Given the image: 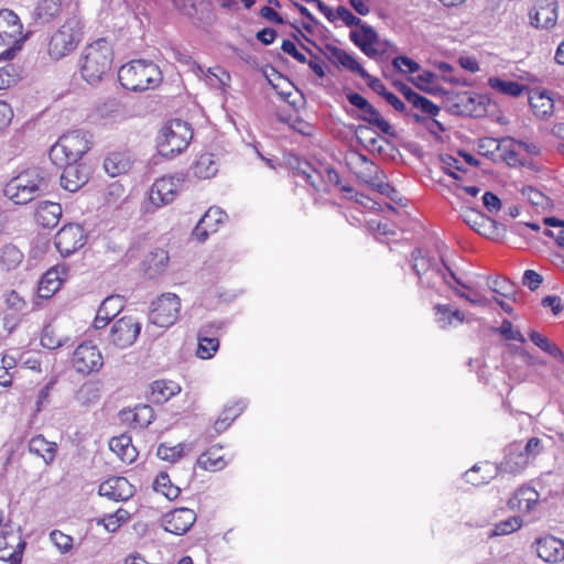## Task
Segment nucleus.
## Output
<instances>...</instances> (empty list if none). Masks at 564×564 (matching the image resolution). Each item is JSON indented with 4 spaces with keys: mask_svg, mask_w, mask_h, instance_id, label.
Masks as SVG:
<instances>
[{
    "mask_svg": "<svg viewBox=\"0 0 564 564\" xmlns=\"http://www.w3.org/2000/svg\"><path fill=\"white\" fill-rule=\"evenodd\" d=\"M411 262L419 284L423 288L434 289L440 282H445L451 286L448 280L451 278L464 289L469 290V286L463 283L442 259L431 256L429 251L421 248L414 249L411 254Z\"/></svg>",
    "mask_w": 564,
    "mask_h": 564,
    "instance_id": "1",
    "label": "nucleus"
},
{
    "mask_svg": "<svg viewBox=\"0 0 564 564\" xmlns=\"http://www.w3.org/2000/svg\"><path fill=\"white\" fill-rule=\"evenodd\" d=\"M112 47L101 37L87 45L79 59L80 75L91 86L98 85L111 69Z\"/></svg>",
    "mask_w": 564,
    "mask_h": 564,
    "instance_id": "2",
    "label": "nucleus"
},
{
    "mask_svg": "<svg viewBox=\"0 0 564 564\" xmlns=\"http://www.w3.org/2000/svg\"><path fill=\"white\" fill-rule=\"evenodd\" d=\"M121 86L131 91H144L156 87L162 80L159 66L152 61L133 59L118 70Z\"/></svg>",
    "mask_w": 564,
    "mask_h": 564,
    "instance_id": "3",
    "label": "nucleus"
},
{
    "mask_svg": "<svg viewBox=\"0 0 564 564\" xmlns=\"http://www.w3.org/2000/svg\"><path fill=\"white\" fill-rule=\"evenodd\" d=\"M82 23L76 18L64 22L50 37L46 53L50 59L57 62L73 53L83 39Z\"/></svg>",
    "mask_w": 564,
    "mask_h": 564,
    "instance_id": "4",
    "label": "nucleus"
},
{
    "mask_svg": "<svg viewBox=\"0 0 564 564\" xmlns=\"http://www.w3.org/2000/svg\"><path fill=\"white\" fill-rule=\"evenodd\" d=\"M192 138L193 131L187 122L172 120L161 129L156 138L158 152L161 156L173 159L188 147Z\"/></svg>",
    "mask_w": 564,
    "mask_h": 564,
    "instance_id": "5",
    "label": "nucleus"
},
{
    "mask_svg": "<svg viewBox=\"0 0 564 564\" xmlns=\"http://www.w3.org/2000/svg\"><path fill=\"white\" fill-rule=\"evenodd\" d=\"M90 134L84 130H74L63 134L51 148L50 158L57 164L65 162H78L90 149Z\"/></svg>",
    "mask_w": 564,
    "mask_h": 564,
    "instance_id": "6",
    "label": "nucleus"
},
{
    "mask_svg": "<svg viewBox=\"0 0 564 564\" xmlns=\"http://www.w3.org/2000/svg\"><path fill=\"white\" fill-rule=\"evenodd\" d=\"M181 310V300L174 293H165L152 302L149 313L151 324L170 327L175 324Z\"/></svg>",
    "mask_w": 564,
    "mask_h": 564,
    "instance_id": "7",
    "label": "nucleus"
},
{
    "mask_svg": "<svg viewBox=\"0 0 564 564\" xmlns=\"http://www.w3.org/2000/svg\"><path fill=\"white\" fill-rule=\"evenodd\" d=\"M286 163L294 176L305 180L315 191L328 192V188H326L323 166L321 169H316L311 162L296 154H289Z\"/></svg>",
    "mask_w": 564,
    "mask_h": 564,
    "instance_id": "8",
    "label": "nucleus"
},
{
    "mask_svg": "<svg viewBox=\"0 0 564 564\" xmlns=\"http://www.w3.org/2000/svg\"><path fill=\"white\" fill-rule=\"evenodd\" d=\"M141 332V324L132 316L117 319L109 330V341L118 348L131 346Z\"/></svg>",
    "mask_w": 564,
    "mask_h": 564,
    "instance_id": "9",
    "label": "nucleus"
},
{
    "mask_svg": "<svg viewBox=\"0 0 564 564\" xmlns=\"http://www.w3.org/2000/svg\"><path fill=\"white\" fill-rule=\"evenodd\" d=\"M22 33V23L17 13L12 10H0V40L4 41V36L15 39ZM21 48V40H14V45L4 50L0 54V59H11Z\"/></svg>",
    "mask_w": 564,
    "mask_h": 564,
    "instance_id": "10",
    "label": "nucleus"
},
{
    "mask_svg": "<svg viewBox=\"0 0 564 564\" xmlns=\"http://www.w3.org/2000/svg\"><path fill=\"white\" fill-rule=\"evenodd\" d=\"M72 364L77 372L89 375L101 369L104 359L97 346L83 343L75 349Z\"/></svg>",
    "mask_w": 564,
    "mask_h": 564,
    "instance_id": "11",
    "label": "nucleus"
},
{
    "mask_svg": "<svg viewBox=\"0 0 564 564\" xmlns=\"http://www.w3.org/2000/svg\"><path fill=\"white\" fill-rule=\"evenodd\" d=\"M54 243L61 256L73 254L86 243L83 227L78 224L65 225L56 234Z\"/></svg>",
    "mask_w": 564,
    "mask_h": 564,
    "instance_id": "12",
    "label": "nucleus"
},
{
    "mask_svg": "<svg viewBox=\"0 0 564 564\" xmlns=\"http://www.w3.org/2000/svg\"><path fill=\"white\" fill-rule=\"evenodd\" d=\"M178 176H163L156 180L150 188L149 199L156 208L172 203L181 186Z\"/></svg>",
    "mask_w": 564,
    "mask_h": 564,
    "instance_id": "13",
    "label": "nucleus"
},
{
    "mask_svg": "<svg viewBox=\"0 0 564 564\" xmlns=\"http://www.w3.org/2000/svg\"><path fill=\"white\" fill-rule=\"evenodd\" d=\"M90 167L78 162H65L63 173L61 175V186L70 192H77L89 180Z\"/></svg>",
    "mask_w": 564,
    "mask_h": 564,
    "instance_id": "14",
    "label": "nucleus"
},
{
    "mask_svg": "<svg viewBox=\"0 0 564 564\" xmlns=\"http://www.w3.org/2000/svg\"><path fill=\"white\" fill-rule=\"evenodd\" d=\"M195 521L196 514L192 509L178 508L164 516L163 528L175 535H183L193 527Z\"/></svg>",
    "mask_w": 564,
    "mask_h": 564,
    "instance_id": "15",
    "label": "nucleus"
},
{
    "mask_svg": "<svg viewBox=\"0 0 564 564\" xmlns=\"http://www.w3.org/2000/svg\"><path fill=\"white\" fill-rule=\"evenodd\" d=\"M98 494L119 502L130 499L134 488L124 477H111L99 485Z\"/></svg>",
    "mask_w": 564,
    "mask_h": 564,
    "instance_id": "16",
    "label": "nucleus"
},
{
    "mask_svg": "<svg viewBox=\"0 0 564 564\" xmlns=\"http://www.w3.org/2000/svg\"><path fill=\"white\" fill-rule=\"evenodd\" d=\"M533 547L538 556L546 563H558L564 560V542L553 535L536 539Z\"/></svg>",
    "mask_w": 564,
    "mask_h": 564,
    "instance_id": "17",
    "label": "nucleus"
},
{
    "mask_svg": "<svg viewBox=\"0 0 564 564\" xmlns=\"http://www.w3.org/2000/svg\"><path fill=\"white\" fill-rule=\"evenodd\" d=\"M318 51L334 64L340 65L359 76H368V72L359 64V62L352 55H350L346 51L333 44H326L324 48L318 47Z\"/></svg>",
    "mask_w": 564,
    "mask_h": 564,
    "instance_id": "18",
    "label": "nucleus"
},
{
    "mask_svg": "<svg viewBox=\"0 0 564 564\" xmlns=\"http://www.w3.org/2000/svg\"><path fill=\"white\" fill-rule=\"evenodd\" d=\"M226 217L227 215L221 208L215 206L210 207L194 228L193 237L197 241L204 242L208 238L209 232L217 231L218 225L221 224Z\"/></svg>",
    "mask_w": 564,
    "mask_h": 564,
    "instance_id": "19",
    "label": "nucleus"
},
{
    "mask_svg": "<svg viewBox=\"0 0 564 564\" xmlns=\"http://www.w3.org/2000/svg\"><path fill=\"white\" fill-rule=\"evenodd\" d=\"M15 178L37 196L44 195L50 187L48 174L40 167L28 169L17 175Z\"/></svg>",
    "mask_w": 564,
    "mask_h": 564,
    "instance_id": "20",
    "label": "nucleus"
},
{
    "mask_svg": "<svg viewBox=\"0 0 564 564\" xmlns=\"http://www.w3.org/2000/svg\"><path fill=\"white\" fill-rule=\"evenodd\" d=\"M25 542L15 534L0 535V560L9 564H20Z\"/></svg>",
    "mask_w": 564,
    "mask_h": 564,
    "instance_id": "21",
    "label": "nucleus"
},
{
    "mask_svg": "<svg viewBox=\"0 0 564 564\" xmlns=\"http://www.w3.org/2000/svg\"><path fill=\"white\" fill-rule=\"evenodd\" d=\"M360 30L350 31V41L358 46L362 53L369 57H375L378 54V50L373 45L378 42V34L375 29L366 23H362Z\"/></svg>",
    "mask_w": 564,
    "mask_h": 564,
    "instance_id": "22",
    "label": "nucleus"
},
{
    "mask_svg": "<svg viewBox=\"0 0 564 564\" xmlns=\"http://www.w3.org/2000/svg\"><path fill=\"white\" fill-rule=\"evenodd\" d=\"M62 213L61 204L43 200L36 206L34 219L43 228H54L58 224Z\"/></svg>",
    "mask_w": 564,
    "mask_h": 564,
    "instance_id": "23",
    "label": "nucleus"
},
{
    "mask_svg": "<svg viewBox=\"0 0 564 564\" xmlns=\"http://www.w3.org/2000/svg\"><path fill=\"white\" fill-rule=\"evenodd\" d=\"M532 24L535 28L550 29L557 21V3L555 0H541L534 15L531 17Z\"/></svg>",
    "mask_w": 564,
    "mask_h": 564,
    "instance_id": "24",
    "label": "nucleus"
},
{
    "mask_svg": "<svg viewBox=\"0 0 564 564\" xmlns=\"http://www.w3.org/2000/svg\"><path fill=\"white\" fill-rule=\"evenodd\" d=\"M219 169V162L212 153L200 154L191 166L193 175L199 180L214 177Z\"/></svg>",
    "mask_w": 564,
    "mask_h": 564,
    "instance_id": "25",
    "label": "nucleus"
},
{
    "mask_svg": "<svg viewBox=\"0 0 564 564\" xmlns=\"http://www.w3.org/2000/svg\"><path fill=\"white\" fill-rule=\"evenodd\" d=\"M3 195L12 200L17 205H24L39 197L26 186H23L22 182L15 177L11 178L3 187Z\"/></svg>",
    "mask_w": 564,
    "mask_h": 564,
    "instance_id": "26",
    "label": "nucleus"
},
{
    "mask_svg": "<svg viewBox=\"0 0 564 564\" xmlns=\"http://www.w3.org/2000/svg\"><path fill=\"white\" fill-rule=\"evenodd\" d=\"M29 451L31 454L41 457L46 465H50L55 459L57 445L46 441L43 435L39 434L30 440Z\"/></svg>",
    "mask_w": 564,
    "mask_h": 564,
    "instance_id": "27",
    "label": "nucleus"
},
{
    "mask_svg": "<svg viewBox=\"0 0 564 564\" xmlns=\"http://www.w3.org/2000/svg\"><path fill=\"white\" fill-rule=\"evenodd\" d=\"M130 155L124 152H112L104 161V169L111 177L127 173L131 169Z\"/></svg>",
    "mask_w": 564,
    "mask_h": 564,
    "instance_id": "28",
    "label": "nucleus"
},
{
    "mask_svg": "<svg viewBox=\"0 0 564 564\" xmlns=\"http://www.w3.org/2000/svg\"><path fill=\"white\" fill-rule=\"evenodd\" d=\"M435 321L437 325L446 329L453 325L462 324L465 319L464 314L459 310H452L449 305L437 304L434 306Z\"/></svg>",
    "mask_w": 564,
    "mask_h": 564,
    "instance_id": "29",
    "label": "nucleus"
},
{
    "mask_svg": "<svg viewBox=\"0 0 564 564\" xmlns=\"http://www.w3.org/2000/svg\"><path fill=\"white\" fill-rule=\"evenodd\" d=\"M109 448L123 462L132 463L137 456L131 437L126 434L112 437L109 441Z\"/></svg>",
    "mask_w": 564,
    "mask_h": 564,
    "instance_id": "30",
    "label": "nucleus"
},
{
    "mask_svg": "<svg viewBox=\"0 0 564 564\" xmlns=\"http://www.w3.org/2000/svg\"><path fill=\"white\" fill-rule=\"evenodd\" d=\"M181 391L174 381L156 380L151 384V400L154 403H164Z\"/></svg>",
    "mask_w": 564,
    "mask_h": 564,
    "instance_id": "31",
    "label": "nucleus"
},
{
    "mask_svg": "<svg viewBox=\"0 0 564 564\" xmlns=\"http://www.w3.org/2000/svg\"><path fill=\"white\" fill-rule=\"evenodd\" d=\"M62 279L57 269L47 270L40 280L39 295L42 299L52 297L61 288Z\"/></svg>",
    "mask_w": 564,
    "mask_h": 564,
    "instance_id": "32",
    "label": "nucleus"
},
{
    "mask_svg": "<svg viewBox=\"0 0 564 564\" xmlns=\"http://www.w3.org/2000/svg\"><path fill=\"white\" fill-rule=\"evenodd\" d=\"M169 261L170 257L167 251L163 249H156L155 251L151 252L145 260L147 274L150 278L160 275L167 268Z\"/></svg>",
    "mask_w": 564,
    "mask_h": 564,
    "instance_id": "33",
    "label": "nucleus"
},
{
    "mask_svg": "<svg viewBox=\"0 0 564 564\" xmlns=\"http://www.w3.org/2000/svg\"><path fill=\"white\" fill-rule=\"evenodd\" d=\"M530 106L533 113L540 119H546L553 113V99L544 91L535 93L530 97Z\"/></svg>",
    "mask_w": 564,
    "mask_h": 564,
    "instance_id": "34",
    "label": "nucleus"
},
{
    "mask_svg": "<svg viewBox=\"0 0 564 564\" xmlns=\"http://www.w3.org/2000/svg\"><path fill=\"white\" fill-rule=\"evenodd\" d=\"M61 12V0H41L34 10V19L42 24L50 23Z\"/></svg>",
    "mask_w": 564,
    "mask_h": 564,
    "instance_id": "35",
    "label": "nucleus"
},
{
    "mask_svg": "<svg viewBox=\"0 0 564 564\" xmlns=\"http://www.w3.org/2000/svg\"><path fill=\"white\" fill-rule=\"evenodd\" d=\"M23 252L14 245L7 243L0 251V263L8 271L18 268L23 261Z\"/></svg>",
    "mask_w": 564,
    "mask_h": 564,
    "instance_id": "36",
    "label": "nucleus"
},
{
    "mask_svg": "<svg viewBox=\"0 0 564 564\" xmlns=\"http://www.w3.org/2000/svg\"><path fill=\"white\" fill-rule=\"evenodd\" d=\"M529 462L530 460L522 453V451L512 448L506 455L503 462L501 463L500 469L506 473L516 474L522 470L529 464Z\"/></svg>",
    "mask_w": 564,
    "mask_h": 564,
    "instance_id": "37",
    "label": "nucleus"
},
{
    "mask_svg": "<svg viewBox=\"0 0 564 564\" xmlns=\"http://www.w3.org/2000/svg\"><path fill=\"white\" fill-rule=\"evenodd\" d=\"M488 85L490 86V88H492L503 95L512 96V97L520 96L523 93V90L525 89V86L518 82L505 80L499 77H490L488 79Z\"/></svg>",
    "mask_w": 564,
    "mask_h": 564,
    "instance_id": "38",
    "label": "nucleus"
},
{
    "mask_svg": "<svg viewBox=\"0 0 564 564\" xmlns=\"http://www.w3.org/2000/svg\"><path fill=\"white\" fill-rule=\"evenodd\" d=\"M153 488L155 491L164 495L169 500L176 499L181 494V488L171 481L169 474L165 471L160 473L155 477Z\"/></svg>",
    "mask_w": 564,
    "mask_h": 564,
    "instance_id": "39",
    "label": "nucleus"
},
{
    "mask_svg": "<svg viewBox=\"0 0 564 564\" xmlns=\"http://www.w3.org/2000/svg\"><path fill=\"white\" fill-rule=\"evenodd\" d=\"M359 160H361L366 165V172H362L359 177L369 184L372 188H375L379 194L384 195L388 193V184L382 183L378 180L377 176H372V174L377 173V166L368 162L364 155L358 156Z\"/></svg>",
    "mask_w": 564,
    "mask_h": 564,
    "instance_id": "40",
    "label": "nucleus"
},
{
    "mask_svg": "<svg viewBox=\"0 0 564 564\" xmlns=\"http://www.w3.org/2000/svg\"><path fill=\"white\" fill-rule=\"evenodd\" d=\"M437 76L430 70H422L416 76H412L410 80L423 91L429 94H436L441 89L436 83Z\"/></svg>",
    "mask_w": 564,
    "mask_h": 564,
    "instance_id": "41",
    "label": "nucleus"
},
{
    "mask_svg": "<svg viewBox=\"0 0 564 564\" xmlns=\"http://www.w3.org/2000/svg\"><path fill=\"white\" fill-rule=\"evenodd\" d=\"M463 220L477 231V227H495V220L474 208L462 210Z\"/></svg>",
    "mask_w": 564,
    "mask_h": 564,
    "instance_id": "42",
    "label": "nucleus"
},
{
    "mask_svg": "<svg viewBox=\"0 0 564 564\" xmlns=\"http://www.w3.org/2000/svg\"><path fill=\"white\" fill-rule=\"evenodd\" d=\"M123 306L124 300L122 296L110 295L101 302L97 312L111 321L122 311Z\"/></svg>",
    "mask_w": 564,
    "mask_h": 564,
    "instance_id": "43",
    "label": "nucleus"
},
{
    "mask_svg": "<svg viewBox=\"0 0 564 564\" xmlns=\"http://www.w3.org/2000/svg\"><path fill=\"white\" fill-rule=\"evenodd\" d=\"M522 519L520 517H511L509 519L502 520L495 524L494 529L490 531L489 536H501L507 535L512 532H516L522 527Z\"/></svg>",
    "mask_w": 564,
    "mask_h": 564,
    "instance_id": "44",
    "label": "nucleus"
},
{
    "mask_svg": "<svg viewBox=\"0 0 564 564\" xmlns=\"http://www.w3.org/2000/svg\"><path fill=\"white\" fill-rule=\"evenodd\" d=\"M197 465L202 469L217 471L226 466V462L221 456H216L214 452L208 451L198 457Z\"/></svg>",
    "mask_w": 564,
    "mask_h": 564,
    "instance_id": "45",
    "label": "nucleus"
},
{
    "mask_svg": "<svg viewBox=\"0 0 564 564\" xmlns=\"http://www.w3.org/2000/svg\"><path fill=\"white\" fill-rule=\"evenodd\" d=\"M361 112L360 118L364 121L375 126L383 134H388V121L382 118L380 112L371 104Z\"/></svg>",
    "mask_w": 564,
    "mask_h": 564,
    "instance_id": "46",
    "label": "nucleus"
},
{
    "mask_svg": "<svg viewBox=\"0 0 564 564\" xmlns=\"http://www.w3.org/2000/svg\"><path fill=\"white\" fill-rule=\"evenodd\" d=\"M489 288L497 294L514 300L517 294L514 284L507 278L498 276L488 282Z\"/></svg>",
    "mask_w": 564,
    "mask_h": 564,
    "instance_id": "47",
    "label": "nucleus"
},
{
    "mask_svg": "<svg viewBox=\"0 0 564 564\" xmlns=\"http://www.w3.org/2000/svg\"><path fill=\"white\" fill-rule=\"evenodd\" d=\"M219 348V340L215 337L198 336V347L196 355L200 359H209Z\"/></svg>",
    "mask_w": 564,
    "mask_h": 564,
    "instance_id": "48",
    "label": "nucleus"
},
{
    "mask_svg": "<svg viewBox=\"0 0 564 564\" xmlns=\"http://www.w3.org/2000/svg\"><path fill=\"white\" fill-rule=\"evenodd\" d=\"M516 498L518 499L520 509L529 512L539 501V494L532 488H521Z\"/></svg>",
    "mask_w": 564,
    "mask_h": 564,
    "instance_id": "49",
    "label": "nucleus"
},
{
    "mask_svg": "<svg viewBox=\"0 0 564 564\" xmlns=\"http://www.w3.org/2000/svg\"><path fill=\"white\" fill-rule=\"evenodd\" d=\"M392 69L402 74H414L420 70V65L408 56H397L391 63Z\"/></svg>",
    "mask_w": 564,
    "mask_h": 564,
    "instance_id": "50",
    "label": "nucleus"
},
{
    "mask_svg": "<svg viewBox=\"0 0 564 564\" xmlns=\"http://www.w3.org/2000/svg\"><path fill=\"white\" fill-rule=\"evenodd\" d=\"M185 445L180 443L175 446H166L165 444H161L158 447L156 455L163 460L176 462L184 454Z\"/></svg>",
    "mask_w": 564,
    "mask_h": 564,
    "instance_id": "51",
    "label": "nucleus"
},
{
    "mask_svg": "<svg viewBox=\"0 0 564 564\" xmlns=\"http://www.w3.org/2000/svg\"><path fill=\"white\" fill-rule=\"evenodd\" d=\"M410 104L414 108L421 110L423 113H425L427 116L434 117V116H436L440 112V107L438 106L433 104L427 98L419 95L417 93H416L415 96H412V99H411Z\"/></svg>",
    "mask_w": 564,
    "mask_h": 564,
    "instance_id": "52",
    "label": "nucleus"
},
{
    "mask_svg": "<svg viewBox=\"0 0 564 564\" xmlns=\"http://www.w3.org/2000/svg\"><path fill=\"white\" fill-rule=\"evenodd\" d=\"M19 79L18 68L13 64H8L0 68V89H7L14 85Z\"/></svg>",
    "mask_w": 564,
    "mask_h": 564,
    "instance_id": "53",
    "label": "nucleus"
},
{
    "mask_svg": "<svg viewBox=\"0 0 564 564\" xmlns=\"http://www.w3.org/2000/svg\"><path fill=\"white\" fill-rule=\"evenodd\" d=\"M340 191L343 193H345L348 198H354L357 203H359L360 205H364L365 207L376 208V206H378V207L381 206L380 203L376 202L375 199H372L364 194L357 193L354 189V187H351V186L343 185V186H340Z\"/></svg>",
    "mask_w": 564,
    "mask_h": 564,
    "instance_id": "54",
    "label": "nucleus"
},
{
    "mask_svg": "<svg viewBox=\"0 0 564 564\" xmlns=\"http://www.w3.org/2000/svg\"><path fill=\"white\" fill-rule=\"evenodd\" d=\"M368 230L381 243H387L388 226L380 219L371 218L367 220Z\"/></svg>",
    "mask_w": 564,
    "mask_h": 564,
    "instance_id": "55",
    "label": "nucleus"
},
{
    "mask_svg": "<svg viewBox=\"0 0 564 564\" xmlns=\"http://www.w3.org/2000/svg\"><path fill=\"white\" fill-rule=\"evenodd\" d=\"M521 193L522 196L534 206L544 207L547 205L549 198L542 192L532 186H524Z\"/></svg>",
    "mask_w": 564,
    "mask_h": 564,
    "instance_id": "56",
    "label": "nucleus"
},
{
    "mask_svg": "<svg viewBox=\"0 0 564 564\" xmlns=\"http://www.w3.org/2000/svg\"><path fill=\"white\" fill-rule=\"evenodd\" d=\"M50 540L62 553L69 551L73 546V538L58 530L51 532Z\"/></svg>",
    "mask_w": 564,
    "mask_h": 564,
    "instance_id": "57",
    "label": "nucleus"
},
{
    "mask_svg": "<svg viewBox=\"0 0 564 564\" xmlns=\"http://www.w3.org/2000/svg\"><path fill=\"white\" fill-rule=\"evenodd\" d=\"M497 332L507 340H518L520 343H525V338L521 332L513 329L512 323L508 319L502 321L500 327L497 328Z\"/></svg>",
    "mask_w": 564,
    "mask_h": 564,
    "instance_id": "58",
    "label": "nucleus"
},
{
    "mask_svg": "<svg viewBox=\"0 0 564 564\" xmlns=\"http://www.w3.org/2000/svg\"><path fill=\"white\" fill-rule=\"evenodd\" d=\"M41 345L47 349H56L63 346V341L55 336V332L51 326H45L41 336Z\"/></svg>",
    "mask_w": 564,
    "mask_h": 564,
    "instance_id": "59",
    "label": "nucleus"
},
{
    "mask_svg": "<svg viewBox=\"0 0 564 564\" xmlns=\"http://www.w3.org/2000/svg\"><path fill=\"white\" fill-rule=\"evenodd\" d=\"M246 402L243 400L237 401L232 405L225 406L224 411L219 416L226 419L230 424L243 412L246 409Z\"/></svg>",
    "mask_w": 564,
    "mask_h": 564,
    "instance_id": "60",
    "label": "nucleus"
},
{
    "mask_svg": "<svg viewBox=\"0 0 564 564\" xmlns=\"http://www.w3.org/2000/svg\"><path fill=\"white\" fill-rule=\"evenodd\" d=\"M514 144L508 147L507 143L501 147V159L510 167H519L520 158L518 152L513 148Z\"/></svg>",
    "mask_w": 564,
    "mask_h": 564,
    "instance_id": "61",
    "label": "nucleus"
},
{
    "mask_svg": "<svg viewBox=\"0 0 564 564\" xmlns=\"http://www.w3.org/2000/svg\"><path fill=\"white\" fill-rule=\"evenodd\" d=\"M543 449L544 446L542 440L538 437H531L527 442L522 453L527 456L529 460H531L534 459L540 453H542Z\"/></svg>",
    "mask_w": 564,
    "mask_h": 564,
    "instance_id": "62",
    "label": "nucleus"
},
{
    "mask_svg": "<svg viewBox=\"0 0 564 564\" xmlns=\"http://www.w3.org/2000/svg\"><path fill=\"white\" fill-rule=\"evenodd\" d=\"M337 18L340 19L347 26H360L364 22L358 17L354 15L349 9L339 6L336 10Z\"/></svg>",
    "mask_w": 564,
    "mask_h": 564,
    "instance_id": "63",
    "label": "nucleus"
},
{
    "mask_svg": "<svg viewBox=\"0 0 564 564\" xmlns=\"http://www.w3.org/2000/svg\"><path fill=\"white\" fill-rule=\"evenodd\" d=\"M6 304L8 308L14 312H22L26 307V302L14 290L7 293Z\"/></svg>",
    "mask_w": 564,
    "mask_h": 564,
    "instance_id": "64",
    "label": "nucleus"
}]
</instances>
